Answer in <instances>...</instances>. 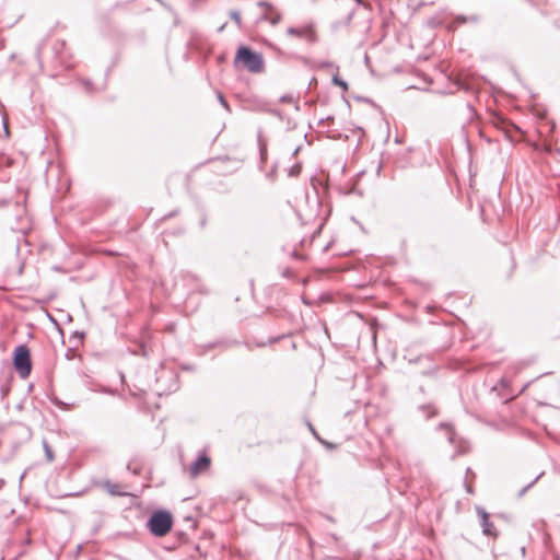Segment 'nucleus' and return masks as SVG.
I'll return each mask as SVG.
<instances>
[{
	"instance_id": "obj_10",
	"label": "nucleus",
	"mask_w": 560,
	"mask_h": 560,
	"mask_svg": "<svg viewBox=\"0 0 560 560\" xmlns=\"http://www.w3.org/2000/svg\"><path fill=\"white\" fill-rule=\"evenodd\" d=\"M282 102L292 103L293 101L291 96H284L282 97Z\"/></svg>"
},
{
	"instance_id": "obj_1",
	"label": "nucleus",
	"mask_w": 560,
	"mask_h": 560,
	"mask_svg": "<svg viewBox=\"0 0 560 560\" xmlns=\"http://www.w3.org/2000/svg\"><path fill=\"white\" fill-rule=\"evenodd\" d=\"M234 62L235 65L241 63L245 69L253 73L261 72L265 67L262 56L245 46H241L237 49Z\"/></svg>"
},
{
	"instance_id": "obj_7",
	"label": "nucleus",
	"mask_w": 560,
	"mask_h": 560,
	"mask_svg": "<svg viewBox=\"0 0 560 560\" xmlns=\"http://www.w3.org/2000/svg\"><path fill=\"white\" fill-rule=\"evenodd\" d=\"M301 170H302L301 164L296 163V164H294L293 166L290 167L289 175L290 176H298L301 173Z\"/></svg>"
},
{
	"instance_id": "obj_11",
	"label": "nucleus",
	"mask_w": 560,
	"mask_h": 560,
	"mask_svg": "<svg viewBox=\"0 0 560 560\" xmlns=\"http://www.w3.org/2000/svg\"><path fill=\"white\" fill-rule=\"evenodd\" d=\"M501 384H502V386H508V385H509V381H508L506 378H504V377H503V378L501 380Z\"/></svg>"
},
{
	"instance_id": "obj_8",
	"label": "nucleus",
	"mask_w": 560,
	"mask_h": 560,
	"mask_svg": "<svg viewBox=\"0 0 560 560\" xmlns=\"http://www.w3.org/2000/svg\"><path fill=\"white\" fill-rule=\"evenodd\" d=\"M45 452H46L48 460L51 462L54 459V454L47 444H45Z\"/></svg>"
},
{
	"instance_id": "obj_2",
	"label": "nucleus",
	"mask_w": 560,
	"mask_h": 560,
	"mask_svg": "<svg viewBox=\"0 0 560 560\" xmlns=\"http://www.w3.org/2000/svg\"><path fill=\"white\" fill-rule=\"evenodd\" d=\"M148 527L154 536L163 537L173 527V516L167 511H156L149 518Z\"/></svg>"
},
{
	"instance_id": "obj_3",
	"label": "nucleus",
	"mask_w": 560,
	"mask_h": 560,
	"mask_svg": "<svg viewBox=\"0 0 560 560\" xmlns=\"http://www.w3.org/2000/svg\"><path fill=\"white\" fill-rule=\"evenodd\" d=\"M13 364L22 378H26L30 375L32 371V361L30 349L26 346L21 345L15 348L13 353Z\"/></svg>"
},
{
	"instance_id": "obj_4",
	"label": "nucleus",
	"mask_w": 560,
	"mask_h": 560,
	"mask_svg": "<svg viewBox=\"0 0 560 560\" xmlns=\"http://www.w3.org/2000/svg\"><path fill=\"white\" fill-rule=\"evenodd\" d=\"M211 466V458L202 454L198 457L196 462H194L189 467V475L191 478L198 477L200 474H203L209 470Z\"/></svg>"
},
{
	"instance_id": "obj_6",
	"label": "nucleus",
	"mask_w": 560,
	"mask_h": 560,
	"mask_svg": "<svg viewBox=\"0 0 560 560\" xmlns=\"http://www.w3.org/2000/svg\"><path fill=\"white\" fill-rule=\"evenodd\" d=\"M105 488L113 495L121 494V491L119 490V486H117V485H113V483L106 482L105 483Z\"/></svg>"
},
{
	"instance_id": "obj_5",
	"label": "nucleus",
	"mask_w": 560,
	"mask_h": 560,
	"mask_svg": "<svg viewBox=\"0 0 560 560\" xmlns=\"http://www.w3.org/2000/svg\"><path fill=\"white\" fill-rule=\"evenodd\" d=\"M479 513L481 516V526H482L483 534H486L488 536L495 537L497 533L494 532V526L489 521L488 513H486L485 511H480Z\"/></svg>"
},
{
	"instance_id": "obj_9",
	"label": "nucleus",
	"mask_w": 560,
	"mask_h": 560,
	"mask_svg": "<svg viewBox=\"0 0 560 560\" xmlns=\"http://www.w3.org/2000/svg\"><path fill=\"white\" fill-rule=\"evenodd\" d=\"M334 83L336 85L342 86L345 90L347 89V83L340 80L338 77L334 78Z\"/></svg>"
}]
</instances>
